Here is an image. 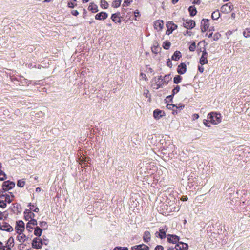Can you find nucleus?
<instances>
[{"instance_id":"nucleus-28","label":"nucleus","mask_w":250,"mask_h":250,"mask_svg":"<svg viewBox=\"0 0 250 250\" xmlns=\"http://www.w3.org/2000/svg\"><path fill=\"white\" fill-rule=\"evenodd\" d=\"M100 6L102 8L106 9L108 8L109 4L105 0H101L100 1Z\"/></svg>"},{"instance_id":"nucleus-42","label":"nucleus","mask_w":250,"mask_h":250,"mask_svg":"<svg viewBox=\"0 0 250 250\" xmlns=\"http://www.w3.org/2000/svg\"><path fill=\"white\" fill-rule=\"evenodd\" d=\"M195 48H196V45H195V42H193L189 46V49L190 50V51H194L195 49Z\"/></svg>"},{"instance_id":"nucleus-13","label":"nucleus","mask_w":250,"mask_h":250,"mask_svg":"<svg viewBox=\"0 0 250 250\" xmlns=\"http://www.w3.org/2000/svg\"><path fill=\"white\" fill-rule=\"evenodd\" d=\"M233 6L232 5L229 3L223 5L221 8V11L222 12L228 13L231 11L233 9Z\"/></svg>"},{"instance_id":"nucleus-14","label":"nucleus","mask_w":250,"mask_h":250,"mask_svg":"<svg viewBox=\"0 0 250 250\" xmlns=\"http://www.w3.org/2000/svg\"><path fill=\"white\" fill-rule=\"evenodd\" d=\"M112 21L115 23L120 24L122 22V17L120 16V13L113 14L111 17Z\"/></svg>"},{"instance_id":"nucleus-46","label":"nucleus","mask_w":250,"mask_h":250,"mask_svg":"<svg viewBox=\"0 0 250 250\" xmlns=\"http://www.w3.org/2000/svg\"><path fill=\"white\" fill-rule=\"evenodd\" d=\"M76 4H75L74 3H73L72 2H68L67 6L69 8H73L76 6Z\"/></svg>"},{"instance_id":"nucleus-29","label":"nucleus","mask_w":250,"mask_h":250,"mask_svg":"<svg viewBox=\"0 0 250 250\" xmlns=\"http://www.w3.org/2000/svg\"><path fill=\"white\" fill-rule=\"evenodd\" d=\"M188 10L191 16H193L196 14L197 11L196 8L194 6H190L188 8Z\"/></svg>"},{"instance_id":"nucleus-7","label":"nucleus","mask_w":250,"mask_h":250,"mask_svg":"<svg viewBox=\"0 0 250 250\" xmlns=\"http://www.w3.org/2000/svg\"><path fill=\"white\" fill-rule=\"evenodd\" d=\"M213 28H209V21L208 19H203L201 21V30L203 32L207 31L208 30L212 31Z\"/></svg>"},{"instance_id":"nucleus-38","label":"nucleus","mask_w":250,"mask_h":250,"mask_svg":"<svg viewBox=\"0 0 250 250\" xmlns=\"http://www.w3.org/2000/svg\"><path fill=\"white\" fill-rule=\"evenodd\" d=\"M162 81L163 79L161 77V76H160L158 78V81L156 82L157 84V87L156 88L158 89L159 87H160L161 84H162Z\"/></svg>"},{"instance_id":"nucleus-8","label":"nucleus","mask_w":250,"mask_h":250,"mask_svg":"<svg viewBox=\"0 0 250 250\" xmlns=\"http://www.w3.org/2000/svg\"><path fill=\"white\" fill-rule=\"evenodd\" d=\"M15 186V184L13 182L6 181L3 183L2 188L4 191H8L13 188Z\"/></svg>"},{"instance_id":"nucleus-21","label":"nucleus","mask_w":250,"mask_h":250,"mask_svg":"<svg viewBox=\"0 0 250 250\" xmlns=\"http://www.w3.org/2000/svg\"><path fill=\"white\" fill-rule=\"evenodd\" d=\"M132 250H149V247L145 244H141L132 247Z\"/></svg>"},{"instance_id":"nucleus-30","label":"nucleus","mask_w":250,"mask_h":250,"mask_svg":"<svg viewBox=\"0 0 250 250\" xmlns=\"http://www.w3.org/2000/svg\"><path fill=\"white\" fill-rule=\"evenodd\" d=\"M212 18L214 20H217L220 17V13L218 10L215 11L212 13Z\"/></svg>"},{"instance_id":"nucleus-40","label":"nucleus","mask_w":250,"mask_h":250,"mask_svg":"<svg viewBox=\"0 0 250 250\" xmlns=\"http://www.w3.org/2000/svg\"><path fill=\"white\" fill-rule=\"evenodd\" d=\"M39 225L41 228L45 227L46 229L47 227V223L45 221L40 222Z\"/></svg>"},{"instance_id":"nucleus-41","label":"nucleus","mask_w":250,"mask_h":250,"mask_svg":"<svg viewBox=\"0 0 250 250\" xmlns=\"http://www.w3.org/2000/svg\"><path fill=\"white\" fill-rule=\"evenodd\" d=\"M29 206L30 207V208H31H31H32V209H33V210L34 212H39V209L38 208H37V207H35V208H34V206L33 205H32V204H31V203H30V204H29Z\"/></svg>"},{"instance_id":"nucleus-55","label":"nucleus","mask_w":250,"mask_h":250,"mask_svg":"<svg viewBox=\"0 0 250 250\" xmlns=\"http://www.w3.org/2000/svg\"><path fill=\"white\" fill-rule=\"evenodd\" d=\"M198 70L201 73H203L204 71V68L202 66V65L199 66Z\"/></svg>"},{"instance_id":"nucleus-3","label":"nucleus","mask_w":250,"mask_h":250,"mask_svg":"<svg viewBox=\"0 0 250 250\" xmlns=\"http://www.w3.org/2000/svg\"><path fill=\"white\" fill-rule=\"evenodd\" d=\"M43 242L42 239L39 237L34 238L31 243L33 248L36 249H41L43 246Z\"/></svg>"},{"instance_id":"nucleus-36","label":"nucleus","mask_w":250,"mask_h":250,"mask_svg":"<svg viewBox=\"0 0 250 250\" xmlns=\"http://www.w3.org/2000/svg\"><path fill=\"white\" fill-rule=\"evenodd\" d=\"M243 35L245 37H250V29L246 28L243 32Z\"/></svg>"},{"instance_id":"nucleus-25","label":"nucleus","mask_w":250,"mask_h":250,"mask_svg":"<svg viewBox=\"0 0 250 250\" xmlns=\"http://www.w3.org/2000/svg\"><path fill=\"white\" fill-rule=\"evenodd\" d=\"M34 230V234L39 237L42 235V229L39 226L35 227Z\"/></svg>"},{"instance_id":"nucleus-15","label":"nucleus","mask_w":250,"mask_h":250,"mask_svg":"<svg viewBox=\"0 0 250 250\" xmlns=\"http://www.w3.org/2000/svg\"><path fill=\"white\" fill-rule=\"evenodd\" d=\"M108 17V14L105 12H101L95 16V19L97 20H104Z\"/></svg>"},{"instance_id":"nucleus-34","label":"nucleus","mask_w":250,"mask_h":250,"mask_svg":"<svg viewBox=\"0 0 250 250\" xmlns=\"http://www.w3.org/2000/svg\"><path fill=\"white\" fill-rule=\"evenodd\" d=\"M7 178L6 174L0 169V181H4Z\"/></svg>"},{"instance_id":"nucleus-44","label":"nucleus","mask_w":250,"mask_h":250,"mask_svg":"<svg viewBox=\"0 0 250 250\" xmlns=\"http://www.w3.org/2000/svg\"><path fill=\"white\" fill-rule=\"evenodd\" d=\"M113 250H128L127 247H117Z\"/></svg>"},{"instance_id":"nucleus-48","label":"nucleus","mask_w":250,"mask_h":250,"mask_svg":"<svg viewBox=\"0 0 250 250\" xmlns=\"http://www.w3.org/2000/svg\"><path fill=\"white\" fill-rule=\"evenodd\" d=\"M167 66H168L169 67L171 68L172 67V63L169 59H168L167 60Z\"/></svg>"},{"instance_id":"nucleus-4","label":"nucleus","mask_w":250,"mask_h":250,"mask_svg":"<svg viewBox=\"0 0 250 250\" xmlns=\"http://www.w3.org/2000/svg\"><path fill=\"white\" fill-rule=\"evenodd\" d=\"M25 224L22 221L20 220L16 222L15 227L16 233L23 232L25 230Z\"/></svg>"},{"instance_id":"nucleus-50","label":"nucleus","mask_w":250,"mask_h":250,"mask_svg":"<svg viewBox=\"0 0 250 250\" xmlns=\"http://www.w3.org/2000/svg\"><path fill=\"white\" fill-rule=\"evenodd\" d=\"M71 14L74 16H77L79 15V13L77 10H74L71 11Z\"/></svg>"},{"instance_id":"nucleus-57","label":"nucleus","mask_w":250,"mask_h":250,"mask_svg":"<svg viewBox=\"0 0 250 250\" xmlns=\"http://www.w3.org/2000/svg\"><path fill=\"white\" fill-rule=\"evenodd\" d=\"M188 198L187 196H184L182 197L181 200L183 201H187Z\"/></svg>"},{"instance_id":"nucleus-64","label":"nucleus","mask_w":250,"mask_h":250,"mask_svg":"<svg viewBox=\"0 0 250 250\" xmlns=\"http://www.w3.org/2000/svg\"><path fill=\"white\" fill-rule=\"evenodd\" d=\"M5 250H11V248H10L9 247H8L6 246L5 247Z\"/></svg>"},{"instance_id":"nucleus-62","label":"nucleus","mask_w":250,"mask_h":250,"mask_svg":"<svg viewBox=\"0 0 250 250\" xmlns=\"http://www.w3.org/2000/svg\"><path fill=\"white\" fill-rule=\"evenodd\" d=\"M167 106H169V107H168V108H171V106H172V107H175V106H176L175 105L172 104H167Z\"/></svg>"},{"instance_id":"nucleus-56","label":"nucleus","mask_w":250,"mask_h":250,"mask_svg":"<svg viewBox=\"0 0 250 250\" xmlns=\"http://www.w3.org/2000/svg\"><path fill=\"white\" fill-rule=\"evenodd\" d=\"M201 2V0H193V3L199 4Z\"/></svg>"},{"instance_id":"nucleus-63","label":"nucleus","mask_w":250,"mask_h":250,"mask_svg":"<svg viewBox=\"0 0 250 250\" xmlns=\"http://www.w3.org/2000/svg\"><path fill=\"white\" fill-rule=\"evenodd\" d=\"M235 16H236V15L234 13H232L231 14V17L233 18V19H235Z\"/></svg>"},{"instance_id":"nucleus-58","label":"nucleus","mask_w":250,"mask_h":250,"mask_svg":"<svg viewBox=\"0 0 250 250\" xmlns=\"http://www.w3.org/2000/svg\"><path fill=\"white\" fill-rule=\"evenodd\" d=\"M187 34H188L189 36H191L192 34V33L190 31L187 30L186 33H184V35L186 36Z\"/></svg>"},{"instance_id":"nucleus-60","label":"nucleus","mask_w":250,"mask_h":250,"mask_svg":"<svg viewBox=\"0 0 250 250\" xmlns=\"http://www.w3.org/2000/svg\"><path fill=\"white\" fill-rule=\"evenodd\" d=\"M134 15L135 17H137L138 15H139V12L138 10H136L134 12Z\"/></svg>"},{"instance_id":"nucleus-2","label":"nucleus","mask_w":250,"mask_h":250,"mask_svg":"<svg viewBox=\"0 0 250 250\" xmlns=\"http://www.w3.org/2000/svg\"><path fill=\"white\" fill-rule=\"evenodd\" d=\"M16 240L19 244V248H23L22 245L28 240V237L23 232L17 233Z\"/></svg>"},{"instance_id":"nucleus-1","label":"nucleus","mask_w":250,"mask_h":250,"mask_svg":"<svg viewBox=\"0 0 250 250\" xmlns=\"http://www.w3.org/2000/svg\"><path fill=\"white\" fill-rule=\"evenodd\" d=\"M208 122L213 125H217L221 122V115L216 112H211L208 115Z\"/></svg>"},{"instance_id":"nucleus-12","label":"nucleus","mask_w":250,"mask_h":250,"mask_svg":"<svg viewBox=\"0 0 250 250\" xmlns=\"http://www.w3.org/2000/svg\"><path fill=\"white\" fill-rule=\"evenodd\" d=\"M183 25L186 28L192 29L195 26V22L193 20H188L184 22Z\"/></svg>"},{"instance_id":"nucleus-10","label":"nucleus","mask_w":250,"mask_h":250,"mask_svg":"<svg viewBox=\"0 0 250 250\" xmlns=\"http://www.w3.org/2000/svg\"><path fill=\"white\" fill-rule=\"evenodd\" d=\"M0 229L1 230L8 232L13 231V228L9 224L4 222L0 223Z\"/></svg>"},{"instance_id":"nucleus-27","label":"nucleus","mask_w":250,"mask_h":250,"mask_svg":"<svg viewBox=\"0 0 250 250\" xmlns=\"http://www.w3.org/2000/svg\"><path fill=\"white\" fill-rule=\"evenodd\" d=\"M181 57V54L180 51H176L171 57V59L174 61H177Z\"/></svg>"},{"instance_id":"nucleus-17","label":"nucleus","mask_w":250,"mask_h":250,"mask_svg":"<svg viewBox=\"0 0 250 250\" xmlns=\"http://www.w3.org/2000/svg\"><path fill=\"white\" fill-rule=\"evenodd\" d=\"M155 29L158 31H161L164 27V22L162 20H157L154 23Z\"/></svg>"},{"instance_id":"nucleus-6","label":"nucleus","mask_w":250,"mask_h":250,"mask_svg":"<svg viewBox=\"0 0 250 250\" xmlns=\"http://www.w3.org/2000/svg\"><path fill=\"white\" fill-rule=\"evenodd\" d=\"M32 209V208H30L29 209H26L24 212V219L30 222L32 220H35L34 218L35 217V214L31 211V210Z\"/></svg>"},{"instance_id":"nucleus-35","label":"nucleus","mask_w":250,"mask_h":250,"mask_svg":"<svg viewBox=\"0 0 250 250\" xmlns=\"http://www.w3.org/2000/svg\"><path fill=\"white\" fill-rule=\"evenodd\" d=\"M182 80V77L180 75H177L174 78V83H179Z\"/></svg>"},{"instance_id":"nucleus-20","label":"nucleus","mask_w":250,"mask_h":250,"mask_svg":"<svg viewBox=\"0 0 250 250\" xmlns=\"http://www.w3.org/2000/svg\"><path fill=\"white\" fill-rule=\"evenodd\" d=\"M207 53L206 51H203L202 55L200 60V64L203 65L208 63Z\"/></svg>"},{"instance_id":"nucleus-37","label":"nucleus","mask_w":250,"mask_h":250,"mask_svg":"<svg viewBox=\"0 0 250 250\" xmlns=\"http://www.w3.org/2000/svg\"><path fill=\"white\" fill-rule=\"evenodd\" d=\"M140 79L141 80L147 81L148 79L146 76V75L142 72H141L140 74Z\"/></svg>"},{"instance_id":"nucleus-52","label":"nucleus","mask_w":250,"mask_h":250,"mask_svg":"<svg viewBox=\"0 0 250 250\" xmlns=\"http://www.w3.org/2000/svg\"><path fill=\"white\" fill-rule=\"evenodd\" d=\"M155 250H164V248L162 246L158 245L155 247Z\"/></svg>"},{"instance_id":"nucleus-16","label":"nucleus","mask_w":250,"mask_h":250,"mask_svg":"<svg viewBox=\"0 0 250 250\" xmlns=\"http://www.w3.org/2000/svg\"><path fill=\"white\" fill-rule=\"evenodd\" d=\"M165 116V113L163 111L159 109H156L153 112L154 118L156 120L160 119L161 117Z\"/></svg>"},{"instance_id":"nucleus-24","label":"nucleus","mask_w":250,"mask_h":250,"mask_svg":"<svg viewBox=\"0 0 250 250\" xmlns=\"http://www.w3.org/2000/svg\"><path fill=\"white\" fill-rule=\"evenodd\" d=\"M2 196H3L4 198V201H5L6 203H10L12 201L13 198L14 197V196L12 194L11 195V196H10L9 195H7V194L2 195L1 193V192L0 191V197H1Z\"/></svg>"},{"instance_id":"nucleus-49","label":"nucleus","mask_w":250,"mask_h":250,"mask_svg":"<svg viewBox=\"0 0 250 250\" xmlns=\"http://www.w3.org/2000/svg\"><path fill=\"white\" fill-rule=\"evenodd\" d=\"M152 51L155 53H157L158 52V48L157 46H154L151 48Z\"/></svg>"},{"instance_id":"nucleus-54","label":"nucleus","mask_w":250,"mask_h":250,"mask_svg":"<svg viewBox=\"0 0 250 250\" xmlns=\"http://www.w3.org/2000/svg\"><path fill=\"white\" fill-rule=\"evenodd\" d=\"M6 246H4L3 243L0 242V249L5 250Z\"/></svg>"},{"instance_id":"nucleus-23","label":"nucleus","mask_w":250,"mask_h":250,"mask_svg":"<svg viewBox=\"0 0 250 250\" xmlns=\"http://www.w3.org/2000/svg\"><path fill=\"white\" fill-rule=\"evenodd\" d=\"M88 10L92 13H96L99 10L97 5L93 2H91L88 7Z\"/></svg>"},{"instance_id":"nucleus-32","label":"nucleus","mask_w":250,"mask_h":250,"mask_svg":"<svg viewBox=\"0 0 250 250\" xmlns=\"http://www.w3.org/2000/svg\"><path fill=\"white\" fill-rule=\"evenodd\" d=\"M121 0H115L112 2V6L114 8L119 7L120 6Z\"/></svg>"},{"instance_id":"nucleus-39","label":"nucleus","mask_w":250,"mask_h":250,"mask_svg":"<svg viewBox=\"0 0 250 250\" xmlns=\"http://www.w3.org/2000/svg\"><path fill=\"white\" fill-rule=\"evenodd\" d=\"M25 185V182L21 180H19L17 182V186L20 188H22Z\"/></svg>"},{"instance_id":"nucleus-9","label":"nucleus","mask_w":250,"mask_h":250,"mask_svg":"<svg viewBox=\"0 0 250 250\" xmlns=\"http://www.w3.org/2000/svg\"><path fill=\"white\" fill-rule=\"evenodd\" d=\"M167 230V228L166 226H165L164 228L160 229L159 231L156 232V236L159 237L162 239L166 238Z\"/></svg>"},{"instance_id":"nucleus-53","label":"nucleus","mask_w":250,"mask_h":250,"mask_svg":"<svg viewBox=\"0 0 250 250\" xmlns=\"http://www.w3.org/2000/svg\"><path fill=\"white\" fill-rule=\"evenodd\" d=\"M199 117V116L198 114H194L192 116V119L193 120L198 119Z\"/></svg>"},{"instance_id":"nucleus-51","label":"nucleus","mask_w":250,"mask_h":250,"mask_svg":"<svg viewBox=\"0 0 250 250\" xmlns=\"http://www.w3.org/2000/svg\"><path fill=\"white\" fill-rule=\"evenodd\" d=\"M86 161V160L85 158H80L79 159V162L81 165L83 163H84Z\"/></svg>"},{"instance_id":"nucleus-59","label":"nucleus","mask_w":250,"mask_h":250,"mask_svg":"<svg viewBox=\"0 0 250 250\" xmlns=\"http://www.w3.org/2000/svg\"><path fill=\"white\" fill-rule=\"evenodd\" d=\"M131 2V0H125L124 3L126 4H129Z\"/></svg>"},{"instance_id":"nucleus-26","label":"nucleus","mask_w":250,"mask_h":250,"mask_svg":"<svg viewBox=\"0 0 250 250\" xmlns=\"http://www.w3.org/2000/svg\"><path fill=\"white\" fill-rule=\"evenodd\" d=\"M151 239V234L149 231H145L143 235V240L145 242H149Z\"/></svg>"},{"instance_id":"nucleus-47","label":"nucleus","mask_w":250,"mask_h":250,"mask_svg":"<svg viewBox=\"0 0 250 250\" xmlns=\"http://www.w3.org/2000/svg\"><path fill=\"white\" fill-rule=\"evenodd\" d=\"M208 120H204L203 121V124H204V125L208 127H210V125H209L208 123Z\"/></svg>"},{"instance_id":"nucleus-61","label":"nucleus","mask_w":250,"mask_h":250,"mask_svg":"<svg viewBox=\"0 0 250 250\" xmlns=\"http://www.w3.org/2000/svg\"><path fill=\"white\" fill-rule=\"evenodd\" d=\"M41 191V189L40 188H37L36 189V191L37 192H39Z\"/></svg>"},{"instance_id":"nucleus-11","label":"nucleus","mask_w":250,"mask_h":250,"mask_svg":"<svg viewBox=\"0 0 250 250\" xmlns=\"http://www.w3.org/2000/svg\"><path fill=\"white\" fill-rule=\"evenodd\" d=\"M166 25H167V30L166 31V34L167 35L170 34L171 33H172L173 31H174L177 28V26L176 24H174L171 21L168 22Z\"/></svg>"},{"instance_id":"nucleus-5","label":"nucleus","mask_w":250,"mask_h":250,"mask_svg":"<svg viewBox=\"0 0 250 250\" xmlns=\"http://www.w3.org/2000/svg\"><path fill=\"white\" fill-rule=\"evenodd\" d=\"M37 225L38 222L37 220H32L30 222H28L26 225L27 231L29 233H31Z\"/></svg>"},{"instance_id":"nucleus-19","label":"nucleus","mask_w":250,"mask_h":250,"mask_svg":"<svg viewBox=\"0 0 250 250\" xmlns=\"http://www.w3.org/2000/svg\"><path fill=\"white\" fill-rule=\"evenodd\" d=\"M175 248L176 250H186L188 248V245L185 243L180 242L175 246Z\"/></svg>"},{"instance_id":"nucleus-22","label":"nucleus","mask_w":250,"mask_h":250,"mask_svg":"<svg viewBox=\"0 0 250 250\" xmlns=\"http://www.w3.org/2000/svg\"><path fill=\"white\" fill-rule=\"evenodd\" d=\"M167 241L169 243H176L179 241V237L175 235H168Z\"/></svg>"},{"instance_id":"nucleus-31","label":"nucleus","mask_w":250,"mask_h":250,"mask_svg":"<svg viewBox=\"0 0 250 250\" xmlns=\"http://www.w3.org/2000/svg\"><path fill=\"white\" fill-rule=\"evenodd\" d=\"M14 238L12 237H9L8 239L7 242V246L11 248V247L13 246L14 245Z\"/></svg>"},{"instance_id":"nucleus-45","label":"nucleus","mask_w":250,"mask_h":250,"mask_svg":"<svg viewBox=\"0 0 250 250\" xmlns=\"http://www.w3.org/2000/svg\"><path fill=\"white\" fill-rule=\"evenodd\" d=\"M180 90V87L179 86H176L174 89L172 90L173 95H174L176 93H177Z\"/></svg>"},{"instance_id":"nucleus-18","label":"nucleus","mask_w":250,"mask_h":250,"mask_svg":"<svg viewBox=\"0 0 250 250\" xmlns=\"http://www.w3.org/2000/svg\"><path fill=\"white\" fill-rule=\"evenodd\" d=\"M177 72L180 74H183L187 71V66L184 63H181L178 65L177 69Z\"/></svg>"},{"instance_id":"nucleus-33","label":"nucleus","mask_w":250,"mask_h":250,"mask_svg":"<svg viewBox=\"0 0 250 250\" xmlns=\"http://www.w3.org/2000/svg\"><path fill=\"white\" fill-rule=\"evenodd\" d=\"M171 45V43L169 41H165L163 42V47L165 49H168Z\"/></svg>"},{"instance_id":"nucleus-43","label":"nucleus","mask_w":250,"mask_h":250,"mask_svg":"<svg viewBox=\"0 0 250 250\" xmlns=\"http://www.w3.org/2000/svg\"><path fill=\"white\" fill-rule=\"evenodd\" d=\"M0 207L4 208L6 207V203L4 200H0Z\"/></svg>"}]
</instances>
